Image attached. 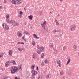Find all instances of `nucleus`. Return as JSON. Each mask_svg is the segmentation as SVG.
Masks as SVG:
<instances>
[{
	"label": "nucleus",
	"mask_w": 79,
	"mask_h": 79,
	"mask_svg": "<svg viewBox=\"0 0 79 79\" xmlns=\"http://www.w3.org/2000/svg\"><path fill=\"white\" fill-rule=\"evenodd\" d=\"M31 69H33V70H31V73H32V77L33 78L35 77V74H37L38 72L37 71H35V70H34V68H35V65H32V66L31 67Z\"/></svg>",
	"instance_id": "obj_1"
},
{
	"label": "nucleus",
	"mask_w": 79,
	"mask_h": 79,
	"mask_svg": "<svg viewBox=\"0 0 79 79\" xmlns=\"http://www.w3.org/2000/svg\"><path fill=\"white\" fill-rule=\"evenodd\" d=\"M18 70V68L15 66H13L11 67L10 69L11 73L13 74L15 73Z\"/></svg>",
	"instance_id": "obj_2"
},
{
	"label": "nucleus",
	"mask_w": 79,
	"mask_h": 79,
	"mask_svg": "<svg viewBox=\"0 0 79 79\" xmlns=\"http://www.w3.org/2000/svg\"><path fill=\"white\" fill-rule=\"evenodd\" d=\"M2 26L4 29H6L7 31L9 29V27H8V25L6 23L3 24Z\"/></svg>",
	"instance_id": "obj_3"
},
{
	"label": "nucleus",
	"mask_w": 79,
	"mask_h": 79,
	"mask_svg": "<svg viewBox=\"0 0 79 79\" xmlns=\"http://www.w3.org/2000/svg\"><path fill=\"white\" fill-rule=\"evenodd\" d=\"M11 24H12L13 26H18L19 25V24H18V23H16V22H15V21H14V20H12L11 21V23H10Z\"/></svg>",
	"instance_id": "obj_4"
},
{
	"label": "nucleus",
	"mask_w": 79,
	"mask_h": 79,
	"mask_svg": "<svg viewBox=\"0 0 79 79\" xmlns=\"http://www.w3.org/2000/svg\"><path fill=\"white\" fill-rule=\"evenodd\" d=\"M37 47H39V49H40V51H41V52H44V50H45V49L44 48V47L43 46L40 47H39V45H38L37 46Z\"/></svg>",
	"instance_id": "obj_5"
},
{
	"label": "nucleus",
	"mask_w": 79,
	"mask_h": 79,
	"mask_svg": "<svg viewBox=\"0 0 79 79\" xmlns=\"http://www.w3.org/2000/svg\"><path fill=\"white\" fill-rule=\"evenodd\" d=\"M15 2L17 4H21L23 2V0H15Z\"/></svg>",
	"instance_id": "obj_6"
},
{
	"label": "nucleus",
	"mask_w": 79,
	"mask_h": 79,
	"mask_svg": "<svg viewBox=\"0 0 79 79\" xmlns=\"http://www.w3.org/2000/svg\"><path fill=\"white\" fill-rule=\"evenodd\" d=\"M10 63H11V62H10L9 61H7L5 64L6 67H8V65H9Z\"/></svg>",
	"instance_id": "obj_7"
},
{
	"label": "nucleus",
	"mask_w": 79,
	"mask_h": 79,
	"mask_svg": "<svg viewBox=\"0 0 79 79\" xmlns=\"http://www.w3.org/2000/svg\"><path fill=\"white\" fill-rule=\"evenodd\" d=\"M76 26H74L71 28L70 30L71 31H74V30L76 29Z\"/></svg>",
	"instance_id": "obj_8"
},
{
	"label": "nucleus",
	"mask_w": 79,
	"mask_h": 79,
	"mask_svg": "<svg viewBox=\"0 0 79 79\" xmlns=\"http://www.w3.org/2000/svg\"><path fill=\"white\" fill-rule=\"evenodd\" d=\"M6 20L7 23H11V21H12V20H10L8 19H6Z\"/></svg>",
	"instance_id": "obj_9"
},
{
	"label": "nucleus",
	"mask_w": 79,
	"mask_h": 79,
	"mask_svg": "<svg viewBox=\"0 0 79 79\" xmlns=\"http://www.w3.org/2000/svg\"><path fill=\"white\" fill-rule=\"evenodd\" d=\"M17 35L18 37H21L22 36L23 34H21V33L20 31H18L17 32Z\"/></svg>",
	"instance_id": "obj_10"
},
{
	"label": "nucleus",
	"mask_w": 79,
	"mask_h": 79,
	"mask_svg": "<svg viewBox=\"0 0 79 79\" xmlns=\"http://www.w3.org/2000/svg\"><path fill=\"white\" fill-rule=\"evenodd\" d=\"M28 18H29V19L30 20H32L33 18V16L31 15L30 16H29L28 17Z\"/></svg>",
	"instance_id": "obj_11"
},
{
	"label": "nucleus",
	"mask_w": 79,
	"mask_h": 79,
	"mask_svg": "<svg viewBox=\"0 0 79 79\" xmlns=\"http://www.w3.org/2000/svg\"><path fill=\"white\" fill-rule=\"evenodd\" d=\"M60 63H61V61L60 60H58L57 63L58 64V66L59 67H60Z\"/></svg>",
	"instance_id": "obj_12"
},
{
	"label": "nucleus",
	"mask_w": 79,
	"mask_h": 79,
	"mask_svg": "<svg viewBox=\"0 0 79 79\" xmlns=\"http://www.w3.org/2000/svg\"><path fill=\"white\" fill-rule=\"evenodd\" d=\"M73 49L74 50H76L77 49V45L76 44H75L73 46Z\"/></svg>",
	"instance_id": "obj_13"
},
{
	"label": "nucleus",
	"mask_w": 79,
	"mask_h": 79,
	"mask_svg": "<svg viewBox=\"0 0 79 79\" xmlns=\"http://www.w3.org/2000/svg\"><path fill=\"white\" fill-rule=\"evenodd\" d=\"M9 54L10 55H12V51L11 50H10L9 51Z\"/></svg>",
	"instance_id": "obj_14"
},
{
	"label": "nucleus",
	"mask_w": 79,
	"mask_h": 79,
	"mask_svg": "<svg viewBox=\"0 0 79 79\" xmlns=\"http://www.w3.org/2000/svg\"><path fill=\"white\" fill-rule=\"evenodd\" d=\"M33 36H34V37H35V38H36V39H39V37H37V35L35 34H33Z\"/></svg>",
	"instance_id": "obj_15"
},
{
	"label": "nucleus",
	"mask_w": 79,
	"mask_h": 79,
	"mask_svg": "<svg viewBox=\"0 0 79 79\" xmlns=\"http://www.w3.org/2000/svg\"><path fill=\"white\" fill-rule=\"evenodd\" d=\"M21 66H22V65L20 64L19 66H18V67L17 68H18L19 69H22L21 68Z\"/></svg>",
	"instance_id": "obj_16"
},
{
	"label": "nucleus",
	"mask_w": 79,
	"mask_h": 79,
	"mask_svg": "<svg viewBox=\"0 0 79 79\" xmlns=\"http://www.w3.org/2000/svg\"><path fill=\"white\" fill-rule=\"evenodd\" d=\"M11 63H13L14 64H16V62H15V61L14 60H12L11 61Z\"/></svg>",
	"instance_id": "obj_17"
},
{
	"label": "nucleus",
	"mask_w": 79,
	"mask_h": 79,
	"mask_svg": "<svg viewBox=\"0 0 79 79\" xmlns=\"http://www.w3.org/2000/svg\"><path fill=\"white\" fill-rule=\"evenodd\" d=\"M67 59L68 60L67 64H66V66H67V65H68V64L69 63V57L67 58Z\"/></svg>",
	"instance_id": "obj_18"
},
{
	"label": "nucleus",
	"mask_w": 79,
	"mask_h": 79,
	"mask_svg": "<svg viewBox=\"0 0 79 79\" xmlns=\"http://www.w3.org/2000/svg\"><path fill=\"white\" fill-rule=\"evenodd\" d=\"M31 44L32 45L34 46V45H35V41H32L31 42Z\"/></svg>",
	"instance_id": "obj_19"
},
{
	"label": "nucleus",
	"mask_w": 79,
	"mask_h": 79,
	"mask_svg": "<svg viewBox=\"0 0 79 79\" xmlns=\"http://www.w3.org/2000/svg\"><path fill=\"white\" fill-rule=\"evenodd\" d=\"M44 56H45L44 54V53H42V54H41V58H44Z\"/></svg>",
	"instance_id": "obj_20"
},
{
	"label": "nucleus",
	"mask_w": 79,
	"mask_h": 79,
	"mask_svg": "<svg viewBox=\"0 0 79 79\" xmlns=\"http://www.w3.org/2000/svg\"><path fill=\"white\" fill-rule=\"evenodd\" d=\"M11 2L13 4H15L16 5V2H15V0H12Z\"/></svg>",
	"instance_id": "obj_21"
},
{
	"label": "nucleus",
	"mask_w": 79,
	"mask_h": 79,
	"mask_svg": "<svg viewBox=\"0 0 79 79\" xmlns=\"http://www.w3.org/2000/svg\"><path fill=\"white\" fill-rule=\"evenodd\" d=\"M7 78H8V77H4V76H2V79H6Z\"/></svg>",
	"instance_id": "obj_22"
},
{
	"label": "nucleus",
	"mask_w": 79,
	"mask_h": 79,
	"mask_svg": "<svg viewBox=\"0 0 79 79\" xmlns=\"http://www.w3.org/2000/svg\"><path fill=\"white\" fill-rule=\"evenodd\" d=\"M53 43H52V44H50L49 45V47H53Z\"/></svg>",
	"instance_id": "obj_23"
},
{
	"label": "nucleus",
	"mask_w": 79,
	"mask_h": 79,
	"mask_svg": "<svg viewBox=\"0 0 79 79\" xmlns=\"http://www.w3.org/2000/svg\"><path fill=\"white\" fill-rule=\"evenodd\" d=\"M44 62L46 64H47V63H48V60H47L46 59L45 60H44Z\"/></svg>",
	"instance_id": "obj_24"
},
{
	"label": "nucleus",
	"mask_w": 79,
	"mask_h": 79,
	"mask_svg": "<svg viewBox=\"0 0 79 79\" xmlns=\"http://www.w3.org/2000/svg\"><path fill=\"white\" fill-rule=\"evenodd\" d=\"M6 18L7 19L8 18H10V16L9 15V14H7L6 16Z\"/></svg>",
	"instance_id": "obj_25"
},
{
	"label": "nucleus",
	"mask_w": 79,
	"mask_h": 79,
	"mask_svg": "<svg viewBox=\"0 0 79 79\" xmlns=\"http://www.w3.org/2000/svg\"><path fill=\"white\" fill-rule=\"evenodd\" d=\"M37 53L38 54V55H40V51L38 50H37Z\"/></svg>",
	"instance_id": "obj_26"
},
{
	"label": "nucleus",
	"mask_w": 79,
	"mask_h": 79,
	"mask_svg": "<svg viewBox=\"0 0 79 79\" xmlns=\"http://www.w3.org/2000/svg\"><path fill=\"white\" fill-rule=\"evenodd\" d=\"M38 79H42V76H39Z\"/></svg>",
	"instance_id": "obj_27"
},
{
	"label": "nucleus",
	"mask_w": 79,
	"mask_h": 79,
	"mask_svg": "<svg viewBox=\"0 0 79 79\" xmlns=\"http://www.w3.org/2000/svg\"><path fill=\"white\" fill-rule=\"evenodd\" d=\"M54 52L55 54H56V53H57V51H56V50H54Z\"/></svg>",
	"instance_id": "obj_28"
},
{
	"label": "nucleus",
	"mask_w": 79,
	"mask_h": 79,
	"mask_svg": "<svg viewBox=\"0 0 79 79\" xmlns=\"http://www.w3.org/2000/svg\"><path fill=\"white\" fill-rule=\"evenodd\" d=\"M43 24H44L45 26V25H46V21H44Z\"/></svg>",
	"instance_id": "obj_29"
},
{
	"label": "nucleus",
	"mask_w": 79,
	"mask_h": 79,
	"mask_svg": "<svg viewBox=\"0 0 79 79\" xmlns=\"http://www.w3.org/2000/svg\"><path fill=\"white\" fill-rule=\"evenodd\" d=\"M24 34H25L26 35H27L28 34V33L27 31H24Z\"/></svg>",
	"instance_id": "obj_30"
},
{
	"label": "nucleus",
	"mask_w": 79,
	"mask_h": 79,
	"mask_svg": "<svg viewBox=\"0 0 79 79\" xmlns=\"http://www.w3.org/2000/svg\"><path fill=\"white\" fill-rule=\"evenodd\" d=\"M41 26L43 27H45V25H44V24H42Z\"/></svg>",
	"instance_id": "obj_31"
},
{
	"label": "nucleus",
	"mask_w": 79,
	"mask_h": 79,
	"mask_svg": "<svg viewBox=\"0 0 79 79\" xmlns=\"http://www.w3.org/2000/svg\"><path fill=\"white\" fill-rule=\"evenodd\" d=\"M42 66H44V62H42L41 64Z\"/></svg>",
	"instance_id": "obj_32"
},
{
	"label": "nucleus",
	"mask_w": 79,
	"mask_h": 79,
	"mask_svg": "<svg viewBox=\"0 0 79 79\" xmlns=\"http://www.w3.org/2000/svg\"><path fill=\"white\" fill-rule=\"evenodd\" d=\"M53 32L54 33L55 32H57V31H56V29H55L53 31Z\"/></svg>",
	"instance_id": "obj_33"
},
{
	"label": "nucleus",
	"mask_w": 79,
	"mask_h": 79,
	"mask_svg": "<svg viewBox=\"0 0 79 79\" xmlns=\"http://www.w3.org/2000/svg\"><path fill=\"white\" fill-rule=\"evenodd\" d=\"M6 0H4V3H6Z\"/></svg>",
	"instance_id": "obj_34"
},
{
	"label": "nucleus",
	"mask_w": 79,
	"mask_h": 79,
	"mask_svg": "<svg viewBox=\"0 0 79 79\" xmlns=\"http://www.w3.org/2000/svg\"><path fill=\"white\" fill-rule=\"evenodd\" d=\"M18 17H19L20 18H21V17H22V15H21V14H20V15H18Z\"/></svg>",
	"instance_id": "obj_35"
},
{
	"label": "nucleus",
	"mask_w": 79,
	"mask_h": 79,
	"mask_svg": "<svg viewBox=\"0 0 79 79\" xmlns=\"http://www.w3.org/2000/svg\"><path fill=\"white\" fill-rule=\"evenodd\" d=\"M45 31L46 32H48V28H47L46 30H45Z\"/></svg>",
	"instance_id": "obj_36"
},
{
	"label": "nucleus",
	"mask_w": 79,
	"mask_h": 79,
	"mask_svg": "<svg viewBox=\"0 0 79 79\" xmlns=\"http://www.w3.org/2000/svg\"><path fill=\"white\" fill-rule=\"evenodd\" d=\"M47 78H48L49 77V76H50V75L49 74H47Z\"/></svg>",
	"instance_id": "obj_37"
},
{
	"label": "nucleus",
	"mask_w": 79,
	"mask_h": 79,
	"mask_svg": "<svg viewBox=\"0 0 79 79\" xmlns=\"http://www.w3.org/2000/svg\"><path fill=\"white\" fill-rule=\"evenodd\" d=\"M65 49H66V47H65V46H64L63 48V50H65Z\"/></svg>",
	"instance_id": "obj_38"
},
{
	"label": "nucleus",
	"mask_w": 79,
	"mask_h": 79,
	"mask_svg": "<svg viewBox=\"0 0 79 79\" xmlns=\"http://www.w3.org/2000/svg\"><path fill=\"white\" fill-rule=\"evenodd\" d=\"M22 13H23V12H22V11H20L19 12L20 15H21L22 14Z\"/></svg>",
	"instance_id": "obj_39"
},
{
	"label": "nucleus",
	"mask_w": 79,
	"mask_h": 79,
	"mask_svg": "<svg viewBox=\"0 0 79 79\" xmlns=\"http://www.w3.org/2000/svg\"><path fill=\"white\" fill-rule=\"evenodd\" d=\"M56 25H59V23L58 22V21L56 23Z\"/></svg>",
	"instance_id": "obj_40"
},
{
	"label": "nucleus",
	"mask_w": 79,
	"mask_h": 79,
	"mask_svg": "<svg viewBox=\"0 0 79 79\" xmlns=\"http://www.w3.org/2000/svg\"><path fill=\"white\" fill-rule=\"evenodd\" d=\"M36 69L37 71L39 70V68H38V66H37V65L36 66Z\"/></svg>",
	"instance_id": "obj_41"
},
{
	"label": "nucleus",
	"mask_w": 79,
	"mask_h": 79,
	"mask_svg": "<svg viewBox=\"0 0 79 79\" xmlns=\"http://www.w3.org/2000/svg\"><path fill=\"white\" fill-rule=\"evenodd\" d=\"M33 58H35V55H34V54H33Z\"/></svg>",
	"instance_id": "obj_42"
},
{
	"label": "nucleus",
	"mask_w": 79,
	"mask_h": 79,
	"mask_svg": "<svg viewBox=\"0 0 79 79\" xmlns=\"http://www.w3.org/2000/svg\"><path fill=\"white\" fill-rule=\"evenodd\" d=\"M27 24V23H26V22H24V24L25 26H26V25Z\"/></svg>",
	"instance_id": "obj_43"
},
{
	"label": "nucleus",
	"mask_w": 79,
	"mask_h": 79,
	"mask_svg": "<svg viewBox=\"0 0 79 79\" xmlns=\"http://www.w3.org/2000/svg\"><path fill=\"white\" fill-rule=\"evenodd\" d=\"M60 75H62L63 74V73L62 72H60Z\"/></svg>",
	"instance_id": "obj_44"
},
{
	"label": "nucleus",
	"mask_w": 79,
	"mask_h": 79,
	"mask_svg": "<svg viewBox=\"0 0 79 79\" xmlns=\"http://www.w3.org/2000/svg\"><path fill=\"white\" fill-rule=\"evenodd\" d=\"M57 22H58V21L57 20H56V19L55 20V23H56Z\"/></svg>",
	"instance_id": "obj_45"
},
{
	"label": "nucleus",
	"mask_w": 79,
	"mask_h": 79,
	"mask_svg": "<svg viewBox=\"0 0 79 79\" xmlns=\"http://www.w3.org/2000/svg\"><path fill=\"white\" fill-rule=\"evenodd\" d=\"M18 49L19 51H21V48H18Z\"/></svg>",
	"instance_id": "obj_46"
},
{
	"label": "nucleus",
	"mask_w": 79,
	"mask_h": 79,
	"mask_svg": "<svg viewBox=\"0 0 79 79\" xmlns=\"http://www.w3.org/2000/svg\"><path fill=\"white\" fill-rule=\"evenodd\" d=\"M24 50V49H23V48H21L20 51H22V50Z\"/></svg>",
	"instance_id": "obj_47"
},
{
	"label": "nucleus",
	"mask_w": 79,
	"mask_h": 79,
	"mask_svg": "<svg viewBox=\"0 0 79 79\" xmlns=\"http://www.w3.org/2000/svg\"><path fill=\"white\" fill-rule=\"evenodd\" d=\"M1 55L2 56H3V53H2Z\"/></svg>",
	"instance_id": "obj_48"
},
{
	"label": "nucleus",
	"mask_w": 79,
	"mask_h": 79,
	"mask_svg": "<svg viewBox=\"0 0 79 79\" xmlns=\"http://www.w3.org/2000/svg\"><path fill=\"white\" fill-rule=\"evenodd\" d=\"M2 70L3 71H4V70H5V69H2Z\"/></svg>",
	"instance_id": "obj_49"
},
{
	"label": "nucleus",
	"mask_w": 79,
	"mask_h": 79,
	"mask_svg": "<svg viewBox=\"0 0 79 79\" xmlns=\"http://www.w3.org/2000/svg\"><path fill=\"white\" fill-rule=\"evenodd\" d=\"M22 39H23V40H24V36H23V37H22Z\"/></svg>",
	"instance_id": "obj_50"
},
{
	"label": "nucleus",
	"mask_w": 79,
	"mask_h": 79,
	"mask_svg": "<svg viewBox=\"0 0 79 79\" xmlns=\"http://www.w3.org/2000/svg\"><path fill=\"white\" fill-rule=\"evenodd\" d=\"M20 44H24V43L23 42H21L20 43Z\"/></svg>",
	"instance_id": "obj_51"
},
{
	"label": "nucleus",
	"mask_w": 79,
	"mask_h": 79,
	"mask_svg": "<svg viewBox=\"0 0 79 79\" xmlns=\"http://www.w3.org/2000/svg\"><path fill=\"white\" fill-rule=\"evenodd\" d=\"M15 79H18V77H15Z\"/></svg>",
	"instance_id": "obj_52"
},
{
	"label": "nucleus",
	"mask_w": 79,
	"mask_h": 79,
	"mask_svg": "<svg viewBox=\"0 0 79 79\" xmlns=\"http://www.w3.org/2000/svg\"><path fill=\"white\" fill-rule=\"evenodd\" d=\"M24 10H25V11H26V8H24Z\"/></svg>",
	"instance_id": "obj_53"
},
{
	"label": "nucleus",
	"mask_w": 79,
	"mask_h": 79,
	"mask_svg": "<svg viewBox=\"0 0 79 79\" xmlns=\"http://www.w3.org/2000/svg\"><path fill=\"white\" fill-rule=\"evenodd\" d=\"M18 44H21V43L19 42H18Z\"/></svg>",
	"instance_id": "obj_54"
},
{
	"label": "nucleus",
	"mask_w": 79,
	"mask_h": 79,
	"mask_svg": "<svg viewBox=\"0 0 79 79\" xmlns=\"http://www.w3.org/2000/svg\"><path fill=\"white\" fill-rule=\"evenodd\" d=\"M57 31V32H60V31L58 30V31Z\"/></svg>",
	"instance_id": "obj_55"
},
{
	"label": "nucleus",
	"mask_w": 79,
	"mask_h": 79,
	"mask_svg": "<svg viewBox=\"0 0 79 79\" xmlns=\"http://www.w3.org/2000/svg\"><path fill=\"white\" fill-rule=\"evenodd\" d=\"M2 9V6H0V10H1Z\"/></svg>",
	"instance_id": "obj_56"
},
{
	"label": "nucleus",
	"mask_w": 79,
	"mask_h": 79,
	"mask_svg": "<svg viewBox=\"0 0 79 79\" xmlns=\"http://www.w3.org/2000/svg\"><path fill=\"white\" fill-rule=\"evenodd\" d=\"M70 38H72V36H70Z\"/></svg>",
	"instance_id": "obj_57"
},
{
	"label": "nucleus",
	"mask_w": 79,
	"mask_h": 79,
	"mask_svg": "<svg viewBox=\"0 0 79 79\" xmlns=\"http://www.w3.org/2000/svg\"><path fill=\"white\" fill-rule=\"evenodd\" d=\"M44 29V30H45V27H43Z\"/></svg>",
	"instance_id": "obj_58"
},
{
	"label": "nucleus",
	"mask_w": 79,
	"mask_h": 79,
	"mask_svg": "<svg viewBox=\"0 0 79 79\" xmlns=\"http://www.w3.org/2000/svg\"><path fill=\"white\" fill-rule=\"evenodd\" d=\"M2 56V55H0V58H1Z\"/></svg>",
	"instance_id": "obj_59"
},
{
	"label": "nucleus",
	"mask_w": 79,
	"mask_h": 79,
	"mask_svg": "<svg viewBox=\"0 0 79 79\" xmlns=\"http://www.w3.org/2000/svg\"><path fill=\"white\" fill-rule=\"evenodd\" d=\"M63 1V0H60V2H62Z\"/></svg>",
	"instance_id": "obj_60"
},
{
	"label": "nucleus",
	"mask_w": 79,
	"mask_h": 79,
	"mask_svg": "<svg viewBox=\"0 0 79 79\" xmlns=\"http://www.w3.org/2000/svg\"><path fill=\"white\" fill-rule=\"evenodd\" d=\"M27 35H29L30 34H29V33H28Z\"/></svg>",
	"instance_id": "obj_61"
},
{
	"label": "nucleus",
	"mask_w": 79,
	"mask_h": 79,
	"mask_svg": "<svg viewBox=\"0 0 79 79\" xmlns=\"http://www.w3.org/2000/svg\"><path fill=\"white\" fill-rule=\"evenodd\" d=\"M52 11H51L50 12V13H52Z\"/></svg>",
	"instance_id": "obj_62"
},
{
	"label": "nucleus",
	"mask_w": 79,
	"mask_h": 79,
	"mask_svg": "<svg viewBox=\"0 0 79 79\" xmlns=\"http://www.w3.org/2000/svg\"><path fill=\"white\" fill-rule=\"evenodd\" d=\"M78 55H79V52L78 53Z\"/></svg>",
	"instance_id": "obj_63"
},
{
	"label": "nucleus",
	"mask_w": 79,
	"mask_h": 79,
	"mask_svg": "<svg viewBox=\"0 0 79 79\" xmlns=\"http://www.w3.org/2000/svg\"><path fill=\"white\" fill-rule=\"evenodd\" d=\"M70 60L69 59V62H70Z\"/></svg>",
	"instance_id": "obj_64"
}]
</instances>
